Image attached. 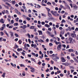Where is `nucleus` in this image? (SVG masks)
Instances as JSON below:
<instances>
[{
	"label": "nucleus",
	"mask_w": 78,
	"mask_h": 78,
	"mask_svg": "<svg viewBox=\"0 0 78 78\" xmlns=\"http://www.w3.org/2000/svg\"><path fill=\"white\" fill-rule=\"evenodd\" d=\"M69 68L70 69H73V70H74V69H75L74 68V67H73V66H69Z\"/></svg>",
	"instance_id": "obj_40"
},
{
	"label": "nucleus",
	"mask_w": 78,
	"mask_h": 78,
	"mask_svg": "<svg viewBox=\"0 0 78 78\" xmlns=\"http://www.w3.org/2000/svg\"><path fill=\"white\" fill-rule=\"evenodd\" d=\"M30 29H34V26H31L30 27Z\"/></svg>",
	"instance_id": "obj_28"
},
{
	"label": "nucleus",
	"mask_w": 78,
	"mask_h": 78,
	"mask_svg": "<svg viewBox=\"0 0 78 78\" xmlns=\"http://www.w3.org/2000/svg\"><path fill=\"white\" fill-rule=\"evenodd\" d=\"M5 73H3V75H2V76L3 78H5Z\"/></svg>",
	"instance_id": "obj_35"
},
{
	"label": "nucleus",
	"mask_w": 78,
	"mask_h": 78,
	"mask_svg": "<svg viewBox=\"0 0 78 78\" xmlns=\"http://www.w3.org/2000/svg\"><path fill=\"white\" fill-rule=\"evenodd\" d=\"M12 5H14V4H15V3H16V1H12Z\"/></svg>",
	"instance_id": "obj_32"
},
{
	"label": "nucleus",
	"mask_w": 78,
	"mask_h": 78,
	"mask_svg": "<svg viewBox=\"0 0 78 78\" xmlns=\"http://www.w3.org/2000/svg\"><path fill=\"white\" fill-rule=\"evenodd\" d=\"M19 19L18 17H17L15 19L16 20L17 22H18V20H19Z\"/></svg>",
	"instance_id": "obj_52"
},
{
	"label": "nucleus",
	"mask_w": 78,
	"mask_h": 78,
	"mask_svg": "<svg viewBox=\"0 0 78 78\" xmlns=\"http://www.w3.org/2000/svg\"><path fill=\"white\" fill-rule=\"evenodd\" d=\"M60 76L61 77H62L64 76V75L63 74L61 73L60 74Z\"/></svg>",
	"instance_id": "obj_50"
},
{
	"label": "nucleus",
	"mask_w": 78,
	"mask_h": 78,
	"mask_svg": "<svg viewBox=\"0 0 78 78\" xmlns=\"http://www.w3.org/2000/svg\"><path fill=\"white\" fill-rule=\"evenodd\" d=\"M9 33H10V34L11 37H12V36H13V35H14V33L11 31L9 32Z\"/></svg>",
	"instance_id": "obj_14"
},
{
	"label": "nucleus",
	"mask_w": 78,
	"mask_h": 78,
	"mask_svg": "<svg viewBox=\"0 0 78 78\" xmlns=\"http://www.w3.org/2000/svg\"><path fill=\"white\" fill-rule=\"evenodd\" d=\"M41 24L43 25H45V22H41Z\"/></svg>",
	"instance_id": "obj_63"
},
{
	"label": "nucleus",
	"mask_w": 78,
	"mask_h": 78,
	"mask_svg": "<svg viewBox=\"0 0 78 78\" xmlns=\"http://www.w3.org/2000/svg\"><path fill=\"white\" fill-rule=\"evenodd\" d=\"M19 24L17 23H15L14 24V26H17Z\"/></svg>",
	"instance_id": "obj_29"
},
{
	"label": "nucleus",
	"mask_w": 78,
	"mask_h": 78,
	"mask_svg": "<svg viewBox=\"0 0 78 78\" xmlns=\"http://www.w3.org/2000/svg\"><path fill=\"white\" fill-rule=\"evenodd\" d=\"M62 3H64V4H66H66H67L66 2H65V1H63L62 2Z\"/></svg>",
	"instance_id": "obj_54"
},
{
	"label": "nucleus",
	"mask_w": 78,
	"mask_h": 78,
	"mask_svg": "<svg viewBox=\"0 0 78 78\" xmlns=\"http://www.w3.org/2000/svg\"><path fill=\"white\" fill-rule=\"evenodd\" d=\"M49 25L50 26H52V25H53V23L51 22H50L49 23Z\"/></svg>",
	"instance_id": "obj_56"
},
{
	"label": "nucleus",
	"mask_w": 78,
	"mask_h": 78,
	"mask_svg": "<svg viewBox=\"0 0 78 78\" xmlns=\"http://www.w3.org/2000/svg\"><path fill=\"white\" fill-rule=\"evenodd\" d=\"M55 16H59V14L58 13H56L55 15H54Z\"/></svg>",
	"instance_id": "obj_43"
},
{
	"label": "nucleus",
	"mask_w": 78,
	"mask_h": 78,
	"mask_svg": "<svg viewBox=\"0 0 78 78\" xmlns=\"http://www.w3.org/2000/svg\"><path fill=\"white\" fill-rule=\"evenodd\" d=\"M37 8H38V9H39L41 8V5H37Z\"/></svg>",
	"instance_id": "obj_44"
},
{
	"label": "nucleus",
	"mask_w": 78,
	"mask_h": 78,
	"mask_svg": "<svg viewBox=\"0 0 78 78\" xmlns=\"http://www.w3.org/2000/svg\"><path fill=\"white\" fill-rule=\"evenodd\" d=\"M6 14H9V11H8V10H6Z\"/></svg>",
	"instance_id": "obj_45"
},
{
	"label": "nucleus",
	"mask_w": 78,
	"mask_h": 78,
	"mask_svg": "<svg viewBox=\"0 0 78 78\" xmlns=\"http://www.w3.org/2000/svg\"><path fill=\"white\" fill-rule=\"evenodd\" d=\"M47 34H48V35L50 36H51V33H50V32L48 31H47Z\"/></svg>",
	"instance_id": "obj_17"
},
{
	"label": "nucleus",
	"mask_w": 78,
	"mask_h": 78,
	"mask_svg": "<svg viewBox=\"0 0 78 78\" xmlns=\"http://www.w3.org/2000/svg\"><path fill=\"white\" fill-rule=\"evenodd\" d=\"M70 62H71V63H73V62H74V61L72 60H70Z\"/></svg>",
	"instance_id": "obj_47"
},
{
	"label": "nucleus",
	"mask_w": 78,
	"mask_h": 78,
	"mask_svg": "<svg viewBox=\"0 0 78 78\" xmlns=\"http://www.w3.org/2000/svg\"><path fill=\"white\" fill-rule=\"evenodd\" d=\"M17 14H19V15H21V13H20V12H19L18 11L17 12H16Z\"/></svg>",
	"instance_id": "obj_46"
},
{
	"label": "nucleus",
	"mask_w": 78,
	"mask_h": 78,
	"mask_svg": "<svg viewBox=\"0 0 78 78\" xmlns=\"http://www.w3.org/2000/svg\"><path fill=\"white\" fill-rule=\"evenodd\" d=\"M74 61H75V62H78V60L76 59V58H75L74 59Z\"/></svg>",
	"instance_id": "obj_42"
},
{
	"label": "nucleus",
	"mask_w": 78,
	"mask_h": 78,
	"mask_svg": "<svg viewBox=\"0 0 78 78\" xmlns=\"http://www.w3.org/2000/svg\"><path fill=\"white\" fill-rule=\"evenodd\" d=\"M67 58L68 60H70V57H69V56H67Z\"/></svg>",
	"instance_id": "obj_57"
},
{
	"label": "nucleus",
	"mask_w": 78,
	"mask_h": 78,
	"mask_svg": "<svg viewBox=\"0 0 78 78\" xmlns=\"http://www.w3.org/2000/svg\"><path fill=\"white\" fill-rule=\"evenodd\" d=\"M70 42V43H72L73 44L74 43H76V41H75V40L73 39L71 42Z\"/></svg>",
	"instance_id": "obj_19"
},
{
	"label": "nucleus",
	"mask_w": 78,
	"mask_h": 78,
	"mask_svg": "<svg viewBox=\"0 0 78 78\" xmlns=\"http://www.w3.org/2000/svg\"><path fill=\"white\" fill-rule=\"evenodd\" d=\"M38 32H39V35H42V31L41 30H38Z\"/></svg>",
	"instance_id": "obj_13"
},
{
	"label": "nucleus",
	"mask_w": 78,
	"mask_h": 78,
	"mask_svg": "<svg viewBox=\"0 0 78 78\" xmlns=\"http://www.w3.org/2000/svg\"><path fill=\"white\" fill-rule=\"evenodd\" d=\"M51 57V58H55V54H53L52 55H50Z\"/></svg>",
	"instance_id": "obj_25"
},
{
	"label": "nucleus",
	"mask_w": 78,
	"mask_h": 78,
	"mask_svg": "<svg viewBox=\"0 0 78 78\" xmlns=\"http://www.w3.org/2000/svg\"><path fill=\"white\" fill-rule=\"evenodd\" d=\"M48 30L49 31H51V28H49L48 29Z\"/></svg>",
	"instance_id": "obj_62"
},
{
	"label": "nucleus",
	"mask_w": 78,
	"mask_h": 78,
	"mask_svg": "<svg viewBox=\"0 0 78 78\" xmlns=\"http://www.w3.org/2000/svg\"><path fill=\"white\" fill-rule=\"evenodd\" d=\"M65 6L69 10H71V9H70V6H69V5L66 4L65 5Z\"/></svg>",
	"instance_id": "obj_6"
},
{
	"label": "nucleus",
	"mask_w": 78,
	"mask_h": 78,
	"mask_svg": "<svg viewBox=\"0 0 78 78\" xmlns=\"http://www.w3.org/2000/svg\"><path fill=\"white\" fill-rule=\"evenodd\" d=\"M51 12L52 14V15H53V16H55V15L56 14V13H57V12L56 11H51Z\"/></svg>",
	"instance_id": "obj_2"
},
{
	"label": "nucleus",
	"mask_w": 78,
	"mask_h": 78,
	"mask_svg": "<svg viewBox=\"0 0 78 78\" xmlns=\"http://www.w3.org/2000/svg\"><path fill=\"white\" fill-rule=\"evenodd\" d=\"M0 22L1 23H5L4 20H3V19H2L1 20H0Z\"/></svg>",
	"instance_id": "obj_16"
},
{
	"label": "nucleus",
	"mask_w": 78,
	"mask_h": 78,
	"mask_svg": "<svg viewBox=\"0 0 78 78\" xmlns=\"http://www.w3.org/2000/svg\"><path fill=\"white\" fill-rule=\"evenodd\" d=\"M37 27L38 28H41L42 27V25H37Z\"/></svg>",
	"instance_id": "obj_33"
},
{
	"label": "nucleus",
	"mask_w": 78,
	"mask_h": 78,
	"mask_svg": "<svg viewBox=\"0 0 78 78\" xmlns=\"http://www.w3.org/2000/svg\"><path fill=\"white\" fill-rule=\"evenodd\" d=\"M62 65H64L66 66H69V63L67 62L65 63H62Z\"/></svg>",
	"instance_id": "obj_5"
},
{
	"label": "nucleus",
	"mask_w": 78,
	"mask_h": 78,
	"mask_svg": "<svg viewBox=\"0 0 78 78\" xmlns=\"http://www.w3.org/2000/svg\"><path fill=\"white\" fill-rule=\"evenodd\" d=\"M69 5L70 6L71 8H73V4L72 3H71L69 4Z\"/></svg>",
	"instance_id": "obj_31"
},
{
	"label": "nucleus",
	"mask_w": 78,
	"mask_h": 78,
	"mask_svg": "<svg viewBox=\"0 0 78 78\" xmlns=\"http://www.w3.org/2000/svg\"><path fill=\"white\" fill-rule=\"evenodd\" d=\"M22 50L23 49L22 48H18L17 49V51H22Z\"/></svg>",
	"instance_id": "obj_21"
},
{
	"label": "nucleus",
	"mask_w": 78,
	"mask_h": 78,
	"mask_svg": "<svg viewBox=\"0 0 78 78\" xmlns=\"http://www.w3.org/2000/svg\"><path fill=\"white\" fill-rule=\"evenodd\" d=\"M60 34H64V31H61Z\"/></svg>",
	"instance_id": "obj_41"
},
{
	"label": "nucleus",
	"mask_w": 78,
	"mask_h": 78,
	"mask_svg": "<svg viewBox=\"0 0 78 78\" xmlns=\"http://www.w3.org/2000/svg\"><path fill=\"white\" fill-rule=\"evenodd\" d=\"M23 29H25V28H27V26L25 25H23Z\"/></svg>",
	"instance_id": "obj_23"
},
{
	"label": "nucleus",
	"mask_w": 78,
	"mask_h": 78,
	"mask_svg": "<svg viewBox=\"0 0 78 78\" xmlns=\"http://www.w3.org/2000/svg\"><path fill=\"white\" fill-rule=\"evenodd\" d=\"M31 46L32 47H34V48H36L37 47V45L36 44H32Z\"/></svg>",
	"instance_id": "obj_8"
},
{
	"label": "nucleus",
	"mask_w": 78,
	"mask_h": 78,
	"mask_svg": "<svg viewBox=\"0 0 78 78\" xmlns=\"http://www.w3.org/2000/svg\"><path fill=\"white\" fill-rule=\"evenodd\" d=\"M26 19H27V20H28V21H29L30 20V18H29L28 17H26Z\"/></svg>",
	"instance_id": "obj_34"
},
{
	"label": "nucleus",
	"mask_w": 78,
	"mask_h": 78,
	"mask_svg": "<svg viewBox=\"0 0 78 78\" xmlns=\"http://www.w3.org/2000/svg\"><path fill=\"white\" fill-rule=\"evenodd\" d=\"M41 15L42 16H44V17H46V15L45 14L41 13Z\"/></svg>",
	"instance_id": "obj_55"
},
{
	"label": "nucleus",
	"mask_w": 78,
	"mask_h": 78,
	"mask_svg": "<svg viewBox=\"0 0 78 78\" xmlns=\"http://www.w3.org/2000/svg\"><path fill=\"white\" fill-rule=\"evenodd\" d=\"M15 36L16 37H18L19 36V35L17 34H15Z\"/></svg>",
	"instance_id": "obj_59"
},
{
	"label": "nucleus",
	"mask_w": 78,
	"mask_h": 78,
	"mask_svg": "<svg viewBox=\"0 0 78 78\" xmlns=\"http://www.w3.org/2000/svg\"><path fill=\"white\" fill-rule=\"evenodd\" d=\"M15 48H19V46H18L17 44H15Z\"/></svg>",
	"instance_id": "obj_37"
},
{
	"label": "nucleus",
	"mask_w": 78,
	"mask_h": 78,
	"mask_svg": "<svg viewBox=\"0 0 78 78\" xmlns=\"http://www.w3.org/2000/svg\"><path fill=\"white\" fill-rule=\"evenodd\" d=\"M55 58H53V59L55 61H58L57 59H59V57L57 56H55Z\"/></svg>",
	"instance_id": "obj_3"
},
{
	"label": "nucleus",
	"mask_w": 78,
	"mask_h": 78,
	"mask_svg": "<svg viewBox=\"0 0 78 78\" xmlns=\"http://www.w3.org/2000/svg\"><path fill=\"white\" fill-rule=\"evenodd\" d=\"M44 26L45 27H47V28H49V27H50V25L47 24H45L44 25Z\"/></svg>",
	"instance_id": "obj_15"
},
{
	"label": "nucleus",
	"mask_w": 78,
	"mask_h": 78,
	"mask_svg": "<svg viewBox=\"0 0 78 78\" xmlns=\"http://www.w3.org/2000/svg\"><path fill=\"white\" fill-rule=\"evenodd\" d=\"M73 8L75 9H78V6L75 5L73 6Z\"/></svg>",
	"instance_id": "obj_12"
},
{
	"label": "nucleus",
	"mask_w": 78,
	"mask_h": 78,
	"mask_svg": "<svg viewBox=\"0 0 78 78\" xmlns=\"http://www.w3.org/2000/svg\"><path fill=\"white\" fill-rule=\"evenodd\" d=\"M46 9L47 10L48 12H50V9L48 8H46Z\"/></svg>",
	"instance_id": "obj_39"
},
{
	"label": "nucleus",
	"mask_w": 78,
	"mask_h": 78,
	"mask_svg": "<svg viewBox=\"0 0 78 78\" xmlns=\"http://www.w3.org/2000/svg\"><path fill=\"white\" fill-rule=\"evenodd\" d=\"M5 28L3 27H2L1 29V31H3Z\"/></svg>",
	"instance_id": "obj_48"
},
{
	"label": "nucleus",
	"mask_w": 78,
	"mask_h": 78,
	"mask_svg": "<svg viewBox=\"0 0 78 78\" xmlns=\"http://www.w3.org/2000/svg\"><path fill=\"white\" fill-rule=\"evenodd\" d=\"M19 42L20 44H21V43H22V41L20 40H19Z\"/></svg>",
	"instance_id": "obj_60"
},
{
	"label": "nucleus",
	"mask_w": 78,
	"mask_h": 78,
	"mask_svg": "<svg viewBox=\"0 0 78 78\" xmlns=\"http://www.w3.org/2000/svg\"><path fill=\"white\" fill-rule=\"evenodd\" d=\"M38 42H44V41L43 40H42L41 39L40 40H38Z\"/></svg>",
	"instance_id": "obj_24"
},
{
	"label": "nucleus",
	"mask_w": 78,
	"mask_h": 78,
	"mask_svg": "<svg viewBox=\"0 0 78 78\" xmlns=\"http://www.w3.org/2000/svg\"><path fill=\"white\" fill-rule=\"evenodd\" d=\"M5 5H8V6H9V7H10V10H13V9H14V8H13L12 6H11V5L9 4V3L8 2H5Z\"/></svg>",
	"instance_id": "obj_1"
},
{
	"label": "nucleus",
	"mask_w": 78,
	"mask_h": 78,
	"mask_svg": "<svg viewBox=\"0 0 78 78\" xmlns=\"http://www.w3.org/2000/svg\"><path fill=\"white\" fill-rule=\"evenodd\" d=\"M30 69H31V70H30V71H31V72H32L33 73H34V72L35 71V69H34V68L33 67H30Z\"/></svg>",
	"instance_id": "obj_4"
},
{
	"label": "nucleus",
	"mask_w": 78,
	"mask_h": 78,
	"mask_svg": "<svg viewBox=\"0 0 78 78\" xmlns=\"http://www.w3.org/2000/svg\"><path fill=\"white\" fill-rule=\"evenodd\" d=\"M27 37H28V38H30L31 36H30V34H27Z\"/></svg>",
	"instance_id": "obj_36"
},
{
	"label": "nucleus",
	"mask_w": 78,
	"mask_h": 78,
	"mask_svg": "<svg viewBox=\"0 0 78 78\" xmlns=\"http://www.w3.org/2000/svg\"><path fill=\"white\" fill-rule=\"evenodd\" d=\"M69 40L70 41V42H71V41L73 40V38L71 37H70L69 38Z\"/></svg>",
	"instance_id": "obj_27"
},
{
	"label": "nucleus",
	"mask_w": 78,
	"mask_h": 78,
	"mask_svg": "<svg viewBox=\"0 0 78 78\" xmlns=\"http://www.w3.org/2000/svg\"><path fill=\"white\" fill-rule=\"evenodd\" d=\"M68 28L69 29V31H71L72 30L71 28L69 27H68Z\"/></svg>",
	"instance_id": "obj_58"
},
{
	"label": "nucleus",
	"mask_w": 78,
	"mask_h": 78,
	"mask_svg": "<svg viewBox=\"0 0 78 78\" xmlns=\"http://www.w3.org/2000/svg\"><path fill=\"white\" fill-rule=\"evenodd\" d=\"M61 23H66V21L64 20H62V21Z\"/></svg>",
	"instance_id": "obj_30"
},
{
	"label": "nucleus",
	"mask_w": 78,
	"mask_h": 78,
	"mask_svg": "<svg viewBox=\"0 0 78 78\" xmlns=\"http://www.w3.org/2000/svg\"><path fill=\"white\" fill-rule=\"evenodd\" d=\"M31 61H34V62H36V60H35L34 59L31 58Z\"/></svg>",
	"instance_id": "obj_38"
},
{
	"label": "nucleus",
	"mask_w": 78,
	"mask_h": 78,
	"mask_svg": "<svg viewBox=\"0 0 78 78\" xmlns=\"http://www.w3.org/2000/svg\"><path fill=\"white\" fill-rule=\"evenodd\" d=\"M71 56H75V54H74L73 53H72L71 54Z\"/></svg>",
	"instance_id": "obj_51"
},
{
	"label": "nucleus",
	"mask_w": 78,
	"mask_h": 78,
	"mask_svg": "<svg viewBox=\"0 0 78 78\" xmlns=\"http://www.w3.org/2000/svg\"><path fill=\"white\" fill-rule=\"evenodd\" d=\"M0 33L1 36H3L4 34L3 32H1Z\"/></svg>",
	"instance_id": "obj_53"
},
{
	"label": "nucleus",
	"mask_w": 78,
	"mask_h": 78,
	"mask_svg": "<svg viewBox=\"0 0 78 78\" xmlns=\"http://www.w3.org/2000/svg\"><path fill=\"white\" fill-rule=\"evenodd\" d=\"M69 52H73V50L72 49H69L68 50Z\"/></svg>",
	"instance_id": "obj_18"
},
{
	"label": "nucleus",
	"mask_w": 78,
	"mask_h": 78,
	"mask_svg": "<svg viewBox=\"0 0 78 78\" xmlns=\"http://www.w3.org/2000/svg\"><path fill=\"white\" fill-rule=\"evenodd\" d=\"M61 47H62L61 44H60L58 46L57 49L58 50H60V49H61Z\"/></svg>",
	"instance_id": "obj_9"
},
{
	"label": "nucleus",
	"mask_w": 78,
	"mask_h": 78,
	"mask_svg": "<svg viewBox=\"0 0 78 78\" xmlns=\"http://www.w3.org/2000/svg\"><path fill=\"white\" fill-rule=\"evenodd\" d=\"M71 35L72 37H76V35L75 34H72Z\"/></svg>",
	"instance_id": "obj_10"
},
{
	"label": "nucleus",
	"mask_w": 78,
	"mask_h": 78,
	"mask_svg": "<svg viewBox=\"0 0 78 78\" xmlns=\"http://www.w3.org/2000/svg\"><path fill=\"white\" fill-rule=\"evenodd\" d=\"M2 27L4 28H5L6 27V25L5 24L2 25Z\"/></svg>",
	"instance_id": "obj_49"
},
{
	"label": "nucleus",
	"mask_w": 78,
	"mask_h": 78,
	"mask_svg": "<svg viewBox=\"0 0 78 78\" xmlns=\"http://www.w3.org/2000/svg\"><path fill=\"white\" fill-rule=\"evenodd\" d=\"M48 15L49 17L51 16V13H50L49 12H48Z\"/></svg>",
	"instance_id": "obj_26"
},
{
	"label": "nucleus",
	"mask_w": 78,
	"mask_h": 78,
	"mask_svg": "<svg viewBox=\"0 0 78 78\" xmlns=\"http://www.w3.org/2000/svg\"><path fill=\"white\" fill-rule=\"evenodd\" d=\"M43 57H44V54H41V56H40L39 58H41V59H42Z\"/></svg>",
	"instance_id": "obj_20"
},
{
	"label": "nucleus",
	"mask_w": 78,
	"mask_h": 78,
	"mask_svg": "<svg viewBox=\"0 0 78 78\" xmlns=\"http://www.w3.org/2000/svg\"><path fill=\"white\" fill-rule=\"evenodd\" d=\"M78 31V28L77 27L75 29V31Z\"/></svg>",
	"instance_id": "obj_64"
},
{
	"label": "nucleus",
	"mask_w": 78,
	"mask_h": 78,
	"mask_svg": "<svg viewBox=\"0 0 78 78\" xmlns=\"http://www.w3.org/2000/svg\"><path fill=\"white\" fill-rule=\"evenodd\" d=\"M62 59V62H66V59L63 57H62L61 58Z\"/></svg>",
	"instance_id": "obj_11"
},
{
	"label": "nucleus",
	"mask_w": 78,
	"mask_h": 78,
	"mask_svg": "<svg viewBox=\"0 0 78 78\" xmlns=\"http://www.w3.org/2000/svg\"><path fill=\"white\" fill-rule=\"evenodd\" d=\"M4 33H5L7 36L8 37H9V35H8V33H7V32H6V31L5 30L4 31Z\"/></svg>",
	"instance_id": "obj_22"
},
{
	"label": "nucleus",
	"mask_w": 78,
	"mask_h": 78,
	"mask_svg": "<svg viewBox=\"0 0 78 78\" xmlns=\"http://www.w3.org/2000/svg\"><path fill=\"white\" fill-rule=\"evenodd\" d=\"M11 23L12 24H13V23H14V20H12L11 21Z\"/></svg>",
	"instance_id": "obj_61"
},
{
	"label": "nucleus",
	"mask_w": 78,
	"mask_h": 78,
	"mask_svg": "<svg viewBox=\"0 0 78 78\" xmlns=\"http://www.w3.org/2000/svg\"><path fill=\"white\" fill-rule=\"evenodd\" d=\"M54 42L55 43L56 45H58V44H61V43L60 42H58L57 41H56L55 40L54 41Z\"/></svg>",
	"instance_id": "obj_7"
}]
</instances>
